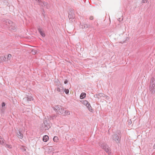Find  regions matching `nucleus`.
<instances>
[{"label":"nucleus","mask_w":155,"mask_h":155,"mask_svg":"<svg viewBox=\"0 0 155 155\" xmlns=\"http://www.w3.org/2000/svg\"><path fill=\"white\" fill-rule=\"evenodd\" d=\"M64 91L65 93L67 94H68L69 93V90L68 89H64Z\"/></svg>","instance_id":"nucleus-24"},{"label":"nucleus","mask_w":155,"mask_h":155,"mask_svg":"<svg viewBox=\"0 0 155 155\" xmlns=\"http://www.w3.org/2000/svg\"><path fill=\"white\" fill-rule=\"evenodd\" d=\"M32 97L29 95H27L23 99V102L26 104L29 103V101L33 100Z\"/></svg>","instance_id":"nucleus-5"},{"label":"nucleus","mask_w":155,"mask_h":155,"mask_svg":"<svg viewBox=\"0 0 155 155\" xmlns=\"http://www.w3.org/2000/svg\"><path fill=\"white\" fill-rule=\"evenodd\" d=\"M53 108L57 113L60 114H62L64 113V107H53Z\"/></svg>","instance_id":"nucleus-6"},{"label":"nucleus","mask_w":155,"mask_h":155,"mask_svg":"<svg viewBox=\"0 0 155 155\" xmlns=\"http://www.w3.org/2000/svg\"><path fill=\"white\" fill-rule=\"evenodd\" d=\"M68 17L70 21L73 22V21H74V18L75 16L73 13L72 12L69 13L68 15Z\"/></svg>","instance_id":"nucleus-9"},{"label":"nucleus","mask_w":155,"mask_h":155,"mask_svg":"<svg viewBox=\"0 0 155 155\" xmlns=\"http://www.w3.org/2000/svg\"><path fill=\"white\" fill-rule=\"evenodd\" d=\"M35 4H38L39 5L43 7H45L47 8H48L50 7L48 3L45 2H42L41 0H33Z\"/></svg>","instance_id":"nucleus-3"},{"label":"nucleus","mask_w":155,"mask_h":155,"mask_svg":"<svg viewBox=\"0 0 155 155\" xmlns=\"http://www.w3.org/2000/svg\"><path fill=\"white\" fill-rule=\"evenodd\" d=\"M131 123H132V122H131V121H130V122H129V124H131Z\"/></svg>","instance_id":"nucleus-32"},{"label":"nucleus","mask_w":155,"mask_h":155,"mask_svg":"<svg viewBox=\"0 0 155 155\" xmlns=\"http://www.w3.org/2000/svg\"><path fill=\"white\" fill-rule=\"evenodd\" d=\"M9 29L10 30H14L15 29V27L13 25V24H12L11 25H9Z\"/></svg>","instance_id":"nucleus-16"},{"label":"nucleus","mask_w":155,"mask_h":155,"mask_svg":"<svg viewBox=\"0 0 155 155\" xmlns=\"http://www.w3.org/2000/svg\"><path fill=\"white\" fill-rule=\"evenodd\" d=\"M23 151H25V150H26V149H25V148L24 147H23Z\"/></svg>","instance_id":"nucleus-31"},{"label":"nucleus","mask_w":155,"mask_h":155,"mask_svg":"<svg viewBox=\"0 0 155 155\" xmlns=\"http://www.w3.org/2000/svg\"><path fill=\"white\" fill-rule=\"evenodd\" d=\"M17 136L19 138L22 139L23 137V135L21 133V131H19L17 133Z\"/></svg>","instance_id":"nucleus-13"},{"label":"nucleus","mask_w":155,"mask_h":155,"mask_svg":"<svg viewBox=\"0 0 155 155\" xmlns=\"http://www.w3.org/2000/svg\"><path fill=\"white\" fill-rule=\"evenodd\" d=\"M84 28H87L89 27V25L87 24H85L84 25Z\"/></svg>","instance_id":"nucleus-25"},{"label":"nucleus","mask_w":155,"mask_h":155,"mask_svg":"<svg viewBox=\"0 0 155 155\" xmlns=\"http://www.w3.org/2000/svg\"><path fill=\"white\" fill-rule=\"evenodd\" d=\"M12 56L11 54H8L7 58H6L7 61L10 60L11 59V58H12Z\"/></svg>","instance_id":"nucleus-20"},{"label":"nucleus","mask_w":155,"mask_h":155,"mask_svg":"<svg viewBox=\"0 0 155 155\" xmlns=\"http://www.w3.org/2000/svg\"><path fill=\"white\" fill-rule=\"evenodd\" d=\"M2 107H5V102H2Z\"/></svg>","instance_id":"nucleus-26"},{"label":"nucleus","mask_w":155,"mask_h":155,"mask_svg":"<svg viewBox=\"0 0 155 155\" xmlns=\"http://www.w3.org/2000/svg\"><path fill=\"white\" fill-rule=\"evenodd\" d=\"M148 0H142V2L143 3L147 2Z\"/></svg>","instance_id":"nucleus-29"},{"label":"nucleus","mask_w":155,"mask_h":155,"mask_svg":"<svg viewBox=\"0 0 155 155\" xmlns=\"http://www.w3.org/2000/svg\"><path fill=\"white\" fill-rule=\"evenodd\" d=\"M87 109L89 110V111L91 112H93V108H92V107H87Z\"/></svg>","instance_id":"nucleus-23"},{"label":"nucleus","mask_w":155,"mask_h":155,"mask_svg":"<svg viewBox=\"0 0 155 155\" xmlns=\"http://www.w3.org/2000/svg\"><path fill=\"white\" fill-rule=\"evenodd\" d=\"M38 30L39 33L41 35V36H42L43 37H45V34L42 29L41 28H39L38 29Z\"/></svg>","instance_id":"nucleus-11"},{"label":"nucleus","mask_w":155,"mask_h":155,"mask_svg":"<svg viewBox=\"0 0 155 155\" xmlns=\"http://www.w3.org/2000/svg\"><path fill=\"white\" fill-rule=\"evenodd\" d=\"M68 81L67 80H66L64 81V84H66L68 82Z\"/></svg>","instance_id":"nucleus-28"},{"label":"nucleus","mask_w":155,"mask_h":155,"mask_svg":"<svg viewBox=\"0 0 155 155\" xmlns=\"http://www.w3.org/2000/svg\"><path fill=\"white\" fill-rule=\"evenodd\" d=\"M51 127L50 122L48 120H45L44 121V124H42V127L43 130H46L48 129Z\"/></svg>","instance_id":"nucleus-4"},{"label":"nucleus","mask_w":155,"mask_h":155,"mask_svg":"<svg viewBox=\"0 0 155 155\" xmlns=\"http://www.w3.org/2000/svg\"><path fill=\"white\" fill-rule=\"evenodd\" d=\"M7 61L6 58L5 56L0 57V63H2L3 61Z\"/></svg>","instance_id":"nucleus-12"},{"label":"nucleus","mask_w":155,"mask_h":155,"mask_svg":"<svg viewBox=\"0 0 155 155\" xmlns=\"http://www.w3.org/2000/svg\"><path fill=\"white\" fill-rule=\"evenodd\" d=\"M153 148H155V144H154V145L153 146Z\"/></svg>","instance_id":"nucleus-33"},{"label":"nucleus","mask_w":155,"mask_h":155,"mask_svg":"<svg viewBox=\"0 0 155 155\" xmlns=\"http://www.w3.org/2000/svg\"><path fill=\"white\" fill-rule=\"evenodd\" d=\"M120 132L119 131H117L112 135V139L117 143L120 142Z\"/></svg>","instance_id":"nucleus-2"},{"label":"nucleus","mask_w":155,"mask_h":155,"mask_svg":"<svg viewBox=\"0 0 155 155\" xmlns=\"http://www.w3.org/2000/svg\"><path fill=\"white\" fill-rule=\"evenodd\" d=\"M0 144L3 145H4L5 144L4 142V139L1 136H0Z\"/></svg>","instance_id":"nucleus-18"},{"label":"nucleus","mask_w":155,"mask_h":155,"mask_svg":"<svg viewBox=\"0 0 155 155\" xmlns=\"http://www.w3.org/2000/svg\"><path fill=\"white\" fill-rule=\"evenodd\" d=\"M53 140L54 142H57L58 140V138L57 137L54 136L53 138Z\"/></svg>","instance_id":"nucleus-19"},{"label":"nucleus","mask_w":155,"mask_h":155,"mask_svg":"<svg viewBox=\"0 0 155 155\" xmlns=\"http://www.w3.org/2000/svg\"><path fill=\"white\" fill-rule=\"evenodd\" d=\"M48 139L49 137L48 136L46 135L43 137V140L44 142H46L48 140Z\"/></svg>","instance_id":"nucleus-15"},{"label":"nucleus","mask_w":155,"mask_h":155,"mask_svg":"<svg viewBox=\"0 0 155 155\" xmlns=\"http://www.w3.org/2000/svg\"><path fill=\"white\" fill-rule=\"evenodd\" d=\"M81 102L82 104L86 106V107H89L90 106V107H91L90 104L87 101L82 100Z\"/></svg>","instance_id":"nucleus-10"},{"label":"nucleus","mask_w":155,"mask_h":155,"mask_svg":"<svg viewBox=\"0 0 155 155\" xmlns=\"http://www.w3.org/2000/svg\"><path fill=\"white\" fill-rule=\"evenodd\" d=\"M102 148L104 149L108 154L110 155V148L107 145V144H103L102 146Z\"/></svg>","instance_id":"nucleus-7"},{"label":"nucleus","mask_w":155,"mask_h":155,"mask_svg":"<svg viewBox=\"0 0 155 155\" xmlns=\"http://www.w3.org/2000/svg\"><path fill=\"white\" fill-rule=\"evenodd\" d=\"M56 89L58 91H59L61 94L64 93V89L62 87H61L60 88H57Z\"/></svg>","instance_id":"nucleus-14"},{"label":"nucleus","mask_w":155,"mask_h":155,"mask_svg":"<svg viewBox=\"0 0 155 155\" xmlns=\"http://www.w3.org/2000/svg\"><path fill=\"white\" fill-rule=\"evenodd\" d=\"M80 27L81 28H82V29H83V25H80Z\"/></svg>","instance_id":"nucleus-30"},{"label":"nucleus","mask_w":155,"mask_h":155,"mask_svg":"<svg viewBox=\"0 0 155 155\" xmlns=\"http://www.w3.org/2000/svg\"><path fill=\"white\" fill-rule=\"evenodd\" d=\"M4 146L8 148L9 149H11L12 148V146L11 145H9L5 143L4 144Z\"/></svg>","instance_id":"nucleus-21"},{"label":"nucleus","mask_w":155,"mask_h":155,"mask_svg":"<svg viewBox=\"0 0 155 155\" xmlns=\"http://www.w3.org/2000/svg\"><path fill=\"white\" fill-rule=\"evenodd\" d=\"M69 111H67V110H64V113L63 114L64 115H67L69 114Z\"/></svg>","instance_id":"nucleus-22"},{"label":"nucleus","mask_w":155,"mask_h":155,"mask_svg":"<svg viewBox=\"0 0 155 155\" xmlns=\"http://www.w3.org/2000/svg\"><path fill=\"white\" fill-rule=\"evenodd\" d=\"M94 96L95 98H97L99 99L101 97H103L104 98V99H107V98L108 97L107 96H106L104 94L101 93L96 94Z\"/></svg>","instance_id":"nucleus-8"},{"label":"nucleus","mask_w":155,"mask_h":155,"mask_svg":"<svg viewBox=\"0 0 155 155\" xmlns=\"http://www.w3.org/2000/svg\"><path fill=\"white\" fill-rule=\"evenodd\" d=\"M90 18V20H93V19L94 18H93V16H90V18Z\"/></svg>","instance_id":"nucleus-27"},{"label":"nucleus","mask_w":155,"mask_h":155,"mask_svg":"<svg viewBox=\"0 0 155 155\" xmlns=\"http://www.w3.org/2000/svg\"><path fill=\"white\" fill-rule=\"evenodd\" d=\"M149 90L151 94H153L155 93V80L153 78H152L150 80Z\"/></svg>","instance_id":"nucleus-1"},{"label":"nucleus","mask_w":155,"mask_h":155,"mask_svg":"<svg viewBox=\"0 0 155 155\" xmlns=\"http://www.w3.org/2000/svg\"><path fill=\"white\" fill-rule=\"evenodd\" d=\"M86 94L85 93H82L80 96V98L81 99H82L85 97L86 96Z\"/></svg>","instance_id":"nucleus-17"}]
</instances>
